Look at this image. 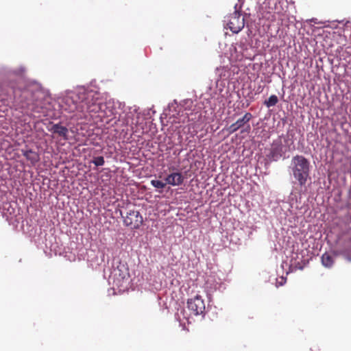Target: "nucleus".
<instances>
[{"label":"nucleus","mask_w":351,"mask_h":351,"mask_svg":"<svg viewBox=\"0 0 351 351\" xmlns=\"http://www.w3.org/2000/svg\"><path fill=\"white\" fill-rule=\"evenodd\" d=\"M60 105L62 110L69 113L77 111L82 113L101 112L103 114L101 117L109 115L103 110L106 107L104 103L99 99L98 93L93 90L80 88L71 92L62 99Z\"/></svg>","instance_id":"1"},{"label":"nucleus","mask_w":351,"mask_h":351,"mask_svg":"<svg viewBox=\"0 0 351 351\" xmlns=\"http://www.w3.org/2000/svg\"><path fill=\"white\" fill-rule=\"evenodd\" d=\"M293 177L300 186L306 184L310 173V162L303 156L296 155L291 160Z\"/></svg>","instance_id":"2"},{"label":"nucleus","mask_w":351,"mask_h":351,"mask_svg":"<svg viewBox=\"0 0 351 351\" xmlns=\"http://www.w3.org/2000/svg\"><path fill=\"white\" fill-rule=\"evenodd\" d=\"M112 278L113 284L118 288H125L130 280L128 267L124 264H120L114 269L112 273Z\"/></svg>","instance_id":"3"},{"label":"nucleus","mask_w":351,"mask_h":351,"mask_svg":"<svg viewBox=\"0 0 351 351\" xmlns=\"http://www.w3.org/2000/svg\"><path fill=\"white\" fill-rule=\"evenodd\" d=\"M337 245L339 253L351 261V228L341 236Z\"/></svg>","instance_id":"4"},{"label":"nucleus","mask_w":351,"mask_h":351,"mask_svg":"<svg viewBox=\"0 0 351 351\" xmlns=\"http://www.w3.org/2000/svg\"><path fill=\"white\" fill-rule=\"evenodd\" d=\"M123 217L124 224L132 229L139 228L143 222L142 215L138 210H129L126 215Z\"/></svg>","instance_id":"5"},{"label":"nucleus","mask_w":351,"mask_h":351,"mask_svg":"<svg viewBox=\"0 0 351 351\" xmlns=\"http://www.w3.org/2000/svg\"><path fill=\"white\" fill-rule=\"evenodd\" d=\"M187 307L194 315H203L205 313V303L202 296L195 295L187 301Z\"/></svg>","instance_id":"6"},{"label":"nucleus","mask_w":351,"mask_h":351,"mask_svg":"<svg viewBox=\"0 0 351 351\" xmlns=\"http://www.w3.org/2000/svg\"><path fill=\"white\" fill-rule=\"evenodd\" d=\"M244 18L239 12L234 11L228 16L227 26L233 33H239L244 27Z\"/></svg>","instance_id":"7"},{"label":"nucleus","mask_w":351,"mask_h":351,"mask_svg":"<svg viewBox=\"0 0 351 351\" xmlns=\"http://www.w3.org/2000/svg\"><path fill=\"white\" fill-rule=\"evenodd\" d=\"M284 155V152L282 150V146L281 144L273 143L271 151L268 157L274 160L277 161Z\"/></svg>","instance_id":"8"},{"label":"nucleus","mask_w":351,"mask_h":351,"mask_svg":"<svg viewBox=\"0 0 351 351\" xmlns=\"http://www.w3.org/2000/svg\"><path fill=\"white\" fill-rule=\"evenodd\" d=\"M167 184L172 186H179L184 182V177L181 173H172L165 178Z\"/></svg>","instance_id":"9"},{"label":"nucleus","mask_w":351,"mask_h":351,"mask_svg":"<svg viewBox=\"0 0 351 351\" xmlns=\"http://www.w3.org/2000/svg\"><path fill=\"white\" fill-rule=\"evenodd\" d=\"M51 131L53 133L57 134L60 136H62L63 138V139L65 141L69 139L68 129L65 126H63V125H60V123L54 124L52 126Z\"/></svg>","instance_id":"10"},{"label":"nucleus","mask_w":351,"mask_h":351,"mask_svg":"<svg viewBox=\"0 0 351 351\" xmlns=\"http://www.w3.org/2000/svg\"><path fill=\"white\" fill-rule=\"evenodd\" d=\"M22 152L23 155L26 158V159L29 160L33 165L40 160L39 154L32 149L26 151L22 150Z\"/></svg>","instance_id":"11"},{"label":"nucleus","mask_w":351,"mask_h":351,"mask_svg":"<svg viewBox=\"0 0 351 351\" xmlns=\"http://www.w3.org/2000/svg\"><path fill=\"white\" fill-rule=\"evenodd\" d=\"M322 263L326 267H331L334 264V258L329 253H324L322 256Z\"/></svg>","instance_id":"12"},{"label":"nucleus","mask_w":351,"mask_h":351,"mask_svg":"<svg viewBox=\"0 0 351 351\" xmlns=\"http://www.w3.org/2000/svg\"><path fill=\"white\" fill-rule=\"evenodd\" d=\"M252 114L250 112H246L243 117L241 119H239L236 123L237 125L239 127V128L244 126L245 124H247L252 119Z\"/></svg>","instance_id":"13"},{"label":"nucleus","mask_w":351,"mask_h":351,"mask_svg":"<svg viewBox=\"0 0 351 351\" xmlns=\"http://www.w3.org/2000/svg\"><path fill=\"white\" fill-rule=\"evenodd\" d=\"M278 102V98L276 95H271L267 100H265L264 104L267 107H271L276 106Z\"/></svg>","instance_id":"14"},{"label":"nucleus","mask_w":351,"mask_h":351,"mask_svg":"<svg viewBox=\"0 0 351 351\" xmlns=\"http://www.w3.org/2000/svg\"><path fill=\"white\" fill-rule=\"evenodd\" d=\"M92 162L97 167L103 166L105 163L104 158L103 156L94 157Z\"/></svg>","instance_id":"15"},{"label":"nucleus","mask_w":351,"mask_h":351,"mask_svg":"<svg viewBox=\"0 0 351 351\" xmlns=\"http://www.w3.org/2000/svg\"><path fill=\"white\" fill-rule=\"evenodd\" d=\"M151 184L153 186L157 189H164L167 184L166 182H163L160 180H152Z\"/></svg>","instance_id":"16"},{"label":"nucleus","mask_w":351,"mask_h":351,"mask_svg":"<svg viewBox=\"0 0 351 351\" xmlns=\"http://www.w3.org/2000/svg\"><path fill=\"white\" fill-rule=\"evenodd\" d=\"M105 104L106 107H104L103 110H104L105 111L108 112V114L109 115H105V116H102L101 117V115L103 114L101 113V112H97V114H98V117H99L101 119H103L104 117H110L112 114V110H110V109H108V108L106 107V104ZM101 121H104V119H101Z\"/></svg>","instance_id":"17"},{"label":"nucleus","mask_w":351,"mask_h":351,"mask_svg":"<svg viewBox=\"0 0 351 351\" xmlns=\"http://www.w3.org/2000/svg\"><path fill=\"white\" fill-rule=\"evenodd\" d=\"M239 128V127L237 125V123H234L232 125H230L228 128V131L230 134H232L235 132H237Z\"/></svg>","instance_id":"18"},{"label":"nucleus","mask_w":351,"mask_h":351,"mask_svg":"<svg viewBox=\"0 0 351 351\" xmlns=\"http://www.w3.org/2000/svg\"><path fill=\"white\" fill-rule=\"evenodd\" d=\"M250 129V125H247V130H249Z\"/></svg>","instance_id":"19"}]
</instances>
